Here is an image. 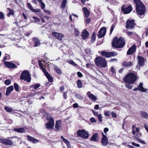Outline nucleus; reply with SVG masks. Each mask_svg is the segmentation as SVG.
<instances>
[{
    "label": "nucleus",
    "instance_id": "1",
    "mask_svg": "<svg viewBox=\"0 0 148 148\" xmlns=\"http://www.w3.org/2000/svg\"><path fill=\"white\" fill-rule=\"evenodd\" d=\"M136 5V10L138 15H143L146 11V8L140 0H133Z\"/></svg>",
    "mask_w": 148,
    "mask_h": 148
},
{
    "label": "nucleus",
    "instance_id": "2",
    "mask_svg": "<svg viewBox=\"0 0 148 148\" xmlns=\"http://www.w3.org/2000/svg\"><path fill=\"white\" fill-rule=\"evenodd\" d=\"M125 44L124 40L123 38H120L118 39L117 37H115L113 39L112 45L116 48H121Z\"/></svg>",
    "mask_w": 148,
    "mask_h": 148
},
{
    "label": "nucleus",
    "instance_id": "3",
    "mask_svg": "<svg viewBox=\"0 0 148 148\" xmlns=\"http://www.w3.org/2000/svg\"><path fill=\"white\" fill-rule=\"evenodd\" d=\"M137 79V77L135 74L130 73L125 76L123 80L125 83L133 84L136 81Z\"/></svg>",
    "mask_w": 148,
    "mask_h": 148
},
{
    "label": "nucleus",
    "instance_id": "4",
    "mask_svg": "<svg viewBox=\"0 0 148 148\" xmlns=\"http://www.w3.org/2000/svg\"><path fill=\"white\" fill-rule=\"evenodd\" d=\"M46 119L48 122L45 124V128L48 130H51L53 129L54 121L53 118L51 116L47 117Z\"/></svg>",
    "mask_w": 148,
    "mask_h": 148
},
{
    "label": "nucleus",
    "instance_id": "5",
    "mask_svg": "<svg viewBox=\"0 0 148 148\" xmlns=\"http://www.w3.org/2000/svg\"><path fill=\"white\" fill-rule=\"evenodd\" d=\"M20 79L23 80L27 82H29L31 81V75L29 74L28 70H25L23 71L21 74L20 77Z\"/></svg>",
    "mask_w": 148,
    "mask_h": 148
},
{
    "label": "nucleus",
    "instance_id": "6",
    "mask_svg": "<svg viewBox=\"0 0 148 148\" xmlns=\"http://www.w3.org/2000/svg\"><path fill=\"white\" fill-rule=\"evenodd\" d=\"M95 64L100 67H106V63L105 60L101 57H98L95 60Z\"/></svg>",
    "mask_w": 148,
    "mask_h": 148
},
{
    "label": "nucleus",
    "instance_id": "7",
    "mask_svg": "<svg viewBox=\"0 0 148 148\" xmlns=\"http://www.w3.org/2000/svg\"><path fill=\"white\" fill-rule=\"evenodd\" d=\"M77 134L79 136L86 139L88 138L89 136L88 133L84 130H79L77 132Z\"/></svg>",
    "mask_w": 148,
    "mask_h": 148
},
{
    "label": "nucleus",
    "instance_id": "8",
    "mask_svg": "<svg viewBox=\"0 0 148 148\" xmlns=\"http://www.w3.org/2000/svg\"><path fill=\"white\" fill-rule=\"evenodd\" d=\"M135 25L134 20H128L126 22V27L127 29H131L134 28Z\"/></svg>",
    "mask_w": 148,
    "mask_h": 148
},
{
    "label": "nucleus",
    "instance_id": "9",
    "mask_svg": "<svg viewBox=\"0 0 148 148\" xmlns=\"http://www.w3.org/2000/svg\"><path fill=\"white\" fill-rule=\"evenodd\" d=\"M133 91H136L137 90H140L141 92H148V89L145 88L143 87V84L140 83L138 87V88H135L133 89Z\"/></svg>",
    "mask_w": 148,
    "mask_h": 148
},
{
    "label": "nucleus",
    "instance_id": "10",
    "mask_svg": "<svg viewBox=\"0 0 148 148\" xmlns=\"http://www.w3.org/2000/svg\"><path fill=\"white\" fill-rule=\"evenodd\" d=\"M0 143L6 145H12L13 143V142L11 140L5 138L0 139Z\"/></svg>",
    "mask_w": 148,
    "mask_h": 148
},
{
    "label": "nucleus",
    "instance_id": "11",
    "mask_svg": "<svg viewBox=\"0 0 148 148\" xmlns=\"http://www.w3.org/2000/svg\"><path fill=\"white\" fill-rule=\"evenodd\" d=\"M136 45L135 44L133 45L128 49L127 55H130L136 52Z\"/></svg>",
    "mask_w": 148,
    "mask_h": 148
},
{
    "label": "nucleus",
    "instance_id": "12",
    "mask_svg": "<svg viewBox=\"0 0 148 148\" xmlns=\"http://www.w3.org/2000/svg\"><path fill=\"white\" fill-rule=\"evenodd\" d=\"M106 28L105 27L101 28L98 32V37L99 38H101L103 37L106 34Z\"/></svg>",
    "mask_w": 148,
    "mask_h": 148
},
{
    "label": "nucleus",
    "instance_id": "13",
    "mask_svg": "<svg viewBox=\"0 0 148 148\" xmlns=\"http://www.w3.org/2000/svg\"><path fill=\"white\" fill-rule=\"evenodd\" d=\"M4 64L5 66L8 68L15 69L17 67V66L15 64L10 62L5 61Z\"/></svg>",
    "mask_w": 148,
    "mask_h": 148
},
{
    "label": "nucleus",
    "instance_id": "14",
    "mask_svg": "<svg viewBox=\"0 0 148 148\" xmlns=\"http://www.w3.org/2000/svg\"><path fill=\"white\" fill-rule=\"evenodd\" d=\"M102 138L101 140V143L102 145L105 146L108 143V140L106 136L102 133Z\"/></svg>",
    "mask_w": 148,
    "mask_h": 148
},
{
    "label": "nucleus",
    "instance_id": "15",
    "mask_svg": "<svg viewBox=\"0 0 148 148\" xmlns=\"http://www.w3.org/2000/svg\"><path fill=\"white\" fill-rule=\"evenodd\" d=\"M101 54L102 56L107 58L113 56H116L117 55L116 53L113 52H107L105 51H102L101 52Z\"/></svg>",
    "mask_w": 148,
    "mask_h": 148
},
{
    "label": "nucleus",
    "instance_id": "16",
    "mask_svg": "<svg viewBox=\"0 0 148 148\" xmlns=\"http://www.w3.org/2000/svg\"><path fill=\"white\" fill-rule=\"evenodd\" d=\"M121 10L125 14H128L132 10V8L131 6H129L128 7L126 8L124 6L122 7Z\"/></svg>",
    "mask_w": 148,
    "mask_h": 148
},
{
    "label": "nucleus",
    "instance_id": "17",
    "mask_svg": "<svg viewBox=\"0 0 148 148\" xmlns=\"http://www.w3.org/2000/svg\"><path fill=\"white\" fill-rule=\"evenodd\" d=\"M26 5L27 8L33 12H37L41 11V10L40 9H35L33 8L32 5L29 3H27V4Z\"/></svg>",
    "mask_w": 148,
    "mask_h": 148
},
{
    "label": "nucleus",
    "instance_id": "18",
    "mask_svg": "<svg viewBox=\"0 0 148 148\" xmlns=\"http://www.w3.org/2000/svg\"><path fill=\"white\" fill-rule=\"evenodd\" d=\"M32 41L34 44V47L39 46L40 45V40L36 37H34L32 38Z\"/></svg>",
    "mask_w": 148,
    "mask_h": 148
},
{
    "label": "nucleus",
    "instance_id": "19",
    "mask_svg": "<svg viewBox=\"0 0 148 148\" xmlns=\"http://www.w3.org/2000/svg\"><path fill=\"white\" fill-rule=\"evenodd\" d=\"M87 95L89 98L92 101H95L97 99V97L91 94L90 92H87Z\"/></svg>",
    "mask_w": 148,
    "mask_h": 148
},
{
    "label": "nucleus",
    "instance_id": "20",
    "mask_svg": "<svg viewBox=\"0 0 148 148\" xmlns=\"http://www.w3.org/2000/svg\"><path fill=\"white\" fill-rule=\"evenodd\" d=\"M27 138L28 141L32 142L33 143H36L39 142L38 140L34 138L33 137L29 135L27 136Z\"/></svg>",
    "mask_w": 148,
    "mask_h": 148
},
{
    "label": "nucleus",
    "instance_id": "21",
    "mask_svg": "<svg viewBox=\"0 0 148 148\" xmlns=\"http://www.w3.org/2000/svg\"><path fill=\"white\" fill-rule=\"evenodd\" d=\"M137 58L138 60V64L140 66H142L144 64V58L140 56H138Z\"/></svg>",
    "mask_w": 148,
    "mask_h": 148
},
{
    "label": "nucleus",
    "instance_id": "22",
    "mask_svg": "<svg viewBox=\"0 0 148 148\" xmlns=\"http://www.w3.org/2000/svg\"><path fill=\"white\" fill-rule=\"evenodd\" d=\"M133 65V62L132 61H126L123 63V65L124 66L129 67L132 66Z\"/></svg>",
    "mask_w": 148,
    "mask_h": 148
},
{
    "label": "nucleus",
    "instance_id": "23",
    "mask_svg": "<svg viewBox=\"0 0 148 148\" xmlns=\"http://www.w3.org/2000/svg\"><path fill=\"white\" fill-rule=\"evenodd\" d=\"M99 137L97 133H95L90 138V140L94 141H97L98 140Z\"/></svg>",
    "mask_w": 148,
    "mask_h": 148
},
{
    "label": "nucleus",
    "instance_id": "24",
    "mask_svg": "<svg viewBox=\"0 0 148 148\" xmlns=\"http://www.w3.org/2000/svg\"><path fill=\"white\" fill-rule=\"evenodd\" d=\"M14 90V88L13 86H11L8 87L7 89L6 92V95L8 96L10 95L11 92Z\"/></svg>",
    "mask_w": 148,
    "mask_h": 148
},
{
    "label": "nucleus",
    "instance_id": "25",
    "mask_svg": "<svg viewBox=\"0 0 148 148\" xmlns=\"http://www.w3.org/2000/svg\"><path fill=\"white\" fill-rule=\"evenodd\" d=\"M14 131L15 132L20 133H23L25 132V130L23 128H15L14 129Z\"/></svg>",
    "mask_w": 148,
    "mask_h": 148
},
{
    "label": "nucleus",
    "instance_id": "26",
    "mask_svg": "<svg viewBox=\"0 0 148 148\" xmlns=\"http://www.w3.org/2000/svg\"><path fill=\"white\" fill-rule=\"evenodd\" d=\"M61 121L60 120L56 121V131L61 129Z\"/></svg>",
    "mask_w": 148,
    "mask_h": 148
},
{
    "label": "nucleus",
    "instance_id": "27",
    "mask_svg": "<svg viewBox=\"0 0 148 148\" xmlns=\"http://www.w3.org/2000/svg\"><path fill=\"white\" fill-rule=\"evenodd\" d=\"M88 35V32L86 30L84 29L82 33V36L83 39H85L87 37Z\"/></svg>",
    "mask_w": 148,
    "mask_h": 148
},
{
    "label": "nucleus",
    "instance_id": "28",
    "mask_svg": "<svg viewBox=\"0 0 148 148\" xmlns=\"http://www.w3.org/2000/svg\"><path fill=\"white\" fill-rule=\"evenodd\" d=\"M7 10L9 11V12L7 14V16L9 17L11 15L13 16L14 14V11L12 9L8 8H7Z\"/></svg>",
    "mask_w": 148,
    "mask_h": 148
},
{
    "label": "nucleus",
    "instance_id": "29",
    "mask_svg": "<svg viewBox=\"0 0 148 148\" xmlns=\"http://www.w3.org/2000/svg\"><path fill=\"white\" fill-rule=\"evenodd\" d=\"M83 9L85 16L86 18H87L90 14V12L86 8H84Z\"/></svg>",
    "mask_w": 148,
    "mask_h": 148
},
{
    "label": "nucleus",
    "instance_id": "30",
    "mask_svg": "<svg viewBox=\"0 0 148 148\" xmlns=\"http://www.w3.org/2000/svg\"><path fill=\"white\" fill-rule=\"evenodd\" d=\"M138 136H140V134H137L135 135V138H136V139L138 141H139L140 143H141L142 144H145V142L144 141L140 139V138H139V137H138Z\"/></svg>",
    "mask_w": 148,
    "mask_h": 148
},
{
    "label": "nucleus",
    "instance_id": "31",
    "mask_svg": "<svg viewBox=\"0 0 148 148\" xmlns=\"http://www.w3.org/2000/svg\"><path fill=\"white\" fill-rule=\"evenodd\" d=\"M63 36V35L62 34L56 32V38L60 40H62Z\"/></svg>",
    "mask_w": 148,
    "mask_h": 148
},
{
    "label": "nucleus",
    "instance_id": "32",
    "mask_svg": "<svg viewBox=\"0 0 148 148\" xmlns=\"http://www.w3.org/2000/svg\"><path fill=\"white\" fill-rule=\"evenodd\" d=\"M140 114L141 116L144 118H146L148 117L147 114L145 112L141 111L140 112Z\"/></svg>",
    "mask_w": 148,
    "mask_h": 148
},
{
    "label": "nucleus",
    "instance_id": "33",
    "mask_svg": "<svg viewBox=\"0 0 148 148\" xmlns=\"http://www.w3.org/2000/svg\"><path fill=\"white\" fill-rule=\"evenodd\" d=\"M30 86L31 88H33L34 89L36 90L40 86V84L38 83L34 84L32 85H31Z\"/></svg>",
    "mask_w": 148,
    "mask_h": 148
},
{
    "label": "nucleus",
    "instance_id": "34",
    "mask_svg": "<svg viewBox=\"0 0 148 148\" xmlns=\"http://www.w3.org/2000/svg\"><path fill=\"white\" fill-rule=\"evenodd\" d=\"M66 3V0H63L60 7L62 9H64Z\"/></svg>",
    "mask_w": 148,
    "mask_h": 148
},
{
    "label": "nucleus",
    "instance_id": "35",
    "mask_svg": "<svg viewBox=\"0 0 148 148\" xmlns=\"http://www.w3.org/2000/svg\"><path fill=\"white\" fill-rule=\"evenodd\" d=\"M5 110L8 112H11L12 110L13 109L11 107L6 106L4 108Z\"/></svg>",
    "mask_w": 148,
    "mask_h": 148
},
{
    "label": "nucleus",
    "instance_id": "36",
    "mask_svg": "<svg viewBox=\"0 0 148 148\" xmlns=\"http://www.w3.org/2000/svg\"><path fill=\"white\" fill-rule=\"evenodd\" d=\"M47 78L48 81L50 82H51L53 81V79L52 77L49 74L47 76H46Z\"/></svg>",
    "mask_w": 148,
    "mask_h": 148
},
{
    "label": "nucleus",
    "instance_id": "37",
    "mask_svg": "<svg viewBox=\"0 0 148 148\" xmlns=\"http://www.w3.org/2000/svg\"><path fill=\"white\" fill-rule=\"evenodd\" d=\"M14 87L15 90L18 92L19 90L18 85L17 83H15L14 84Z\"/></svg>",
    "mask_w": 148,
    "mask_h": 148
},
{
    "label": "nucleus",
    "instance_id": "38",
    "mask_svg": "<svg viewBox=\"0 0 148 148\" xmlns=\"http://www.w3.org/2000/svg\"><path fill=\"white\" fill-rule=\"evenodd\" d=\"M77 84L78 88H81L82 87V84L81 81L79 80L77 82Z\"/></svg>",
    "mask_w": 148,
    "mask_h": 148
},
{
    "label": "nucleus",
    "instance_id": "39",
    "mask_svg": "<svg viewBox=\"0 0 148 148\" xmlns=\"http://www.w3.org/2000/svg\"><path fill=\"white\" fill-rule=\"evenodd\" d=\"M63 141L66 144L69 148H71V147H70L69 142L66 139H64Z\"/></svg>",
    "mask_w": 148,
    "mask_h": 148
},
{
    "label": "nucleus",
    "instance_id": "40",
    "mask_svg": "<svg viewBox=\"0 0 148 148\" xmlns=\"http://www.w3.org/2000/svg\"><path fill=\"white\" fill-rule=\"evenodd\" d=\"M125 86H126L128 88H130V89H132V85H131L130 84H130L129 83H125Z\"/></svg>",
    "mask_w": 148,
    "mask_h": 148
},
{
    "label": "nucleus",
    "instance_id": "41",
    "mask_svg": "<svg viewBox=\"0 0 148 148\" xmlns=\"http://www.w3.org/2000/svg\"><path fill=\"white\" fill-rule=\"evenodd\" d=\"M42 60H38V64L40 67L41 68V69H42L44 68L43 65L42 64V63L41 62L42 61Z\"/></svg>",
    "mask_w": 148,
    "mask_h": 148
},
{
    "label": "nucleus",
    "instance_id": "42",
    "mask_svg": "<svg viewBox=\"0 0 148 148\" xmlns=\"http://www.w3.org/2000/svg\"><path fill=\"white\" fill-rule=\"evenodd\" d=\"M110 71L112 72V74L115 75V71L113 67H112L110 69Z\"/></svg>",
    "mask_w": 148,
    "mask_h": 148
},
{
    "label": "nucleus",
    "instance_id": "43",
    "mask_svg": "<svg viewBox=\"0 0 148 148\" xmlns=\"http://www.w3.org/2000/svg\"><path fill=\"white\" fill-rule=\"evenodd\" d=\"M4 83L6 85H9L11 83V80L10 79H7L5 81Z\"/></svg>",
    "mask_w": 148,
    "mask_h": 148
},
{
    "label": "nucleus",
    "instance_id": "44",
    "mask_svg": "<svg viewBox=\"0 0 148 148\" xmlns=\"http://www.w3.org/2000/svg\"><path fill=\"white\" fill-rule=\"evenodd\" d=\"M42 0H32V2L34 3L36 5H37V2L39 3L41 2Z\"/></svg>",
    "mask_w": 148,
    "mask_h": 148
},
{
    "label": "nucleus",
    "instance_id": "45",
    "mask_svg": "<svg viewBox=\"0 0 148 148\" xmlns=\"http://www.w3.org/2000/svg\"><path fill=\"white\" fill-rule=\"evenodd\" d=\"M40 4V7H41V8L42 9H43L44 8H45V4L44 3H43V2H42V1H41V3L40 2H39V3Z\"/></svg>",
    "mask_w": 148,
    "mask_h": 148
},
{
    "label": "nucleus",
    "instance_id": "46",
    "mask_svg": "<svg viewBox=\"0 0 148 148\" xmlns=\"http://www.w3.org/2000/svg\"><path fill=\"white\" fill-rule=\"evenodd\" d=\"M43 72L44 73L46 76H47V75L49 74L48 72L47 71V70L43 68L42 69Z\"/></svg>",
    "mask_w": 148,
    "mask_h": 148
},
{
    "label": "nucleus",
    "instance_id": "47",
    "mask_svg": "<svg viewBox=\"0 0 148 148\" xmlns=\"http://www.w3.org/2000/svg\"><path fill=\"white\" fill-rule=\"evenodd\" d=\"M5 18L3 13L0 12V19H3Z\"/></svg>",
    "mask_w": 148,
    "mask_h": 148
},
{
    "label": "nucleus",
    "instance_id": "48",
    "mask_svg": "<svg viewBox=\"0 0 148 148\" xmlns=\"http://www.w3.org/2000/svg\"><path fill=\"white\" fill-rule=\"evenodd\" d=\"M95 39V34L93 33L91 37V41H92L91 43L94 42Z\"/></svg>",
    "mask_w": 148,
    "mask_h": 148
},
{
    "label": "nucleus",
    "instance_id": "49",
    "mask_svg": "<svg viewBox=\"0 0 148 148\" xmlns=\"http://www.w3.org/2000/svg\"><path fill=\"white\" fill-rule=\"evenodd\" d=\"M56 72L59 74H61L62 72L61 70L59 68H56Z\"/></svg>",
    "mask_w": 148,
    "mask_h": 148
},
{
    "label": "nucleus",
    "instance_id": "50",
    "mask_svg": "<svg viewBox=\"0 0 148 148\" xmlns=\"http://www.w3.org/2000/svg\"><path fill=\"white\" fill-rule=\"evenodd\" d=\"M33 18L36 22H39L40 21V19L36 16H33Z\"/></svg>",
    "mask_w": 148,
    "mask_h": 148
},
{
    "label": "nucleus",
    "instance_id": "51",
    "mask_svg": "<svg viewBox=\"0 0 148 148\" xmlns=\"http://www.w3.org/2000/svg\"><path fill=\"white\" fill-rule=\"evenodd\" d=\"M85 51L86 53L89 55H90L92 54V53H91L89 49H86Z\"/></svg>",
    "mask_w": 148,
    "mask_h": 148
},
{
    "label": "nucleus",
    "instance_id": "52",
    "mask_svg": "<svg viewBox=\"0 0 148 148\" xmlns=\"http://www.w3.org/2000/svg\"><path fill=\"white\" fill-rule=\"evenodd\" d=\"M98 118L99 119V121L101 122L102 121V117L101 114L98 115L97 116Z\"/></svg>",
    "mask_w": 148,
    "mask_h": 148
},
{
    "label": "nucleus",
    "instance_id": "53",
    "mask_svg": "<svg viewBox=\"0 0 148 148\" xmlns=\"http://www.w3.org/2000/svg\"><path fill=\"white\" fill-rule=\"evenodd\" d=\"M90 120L92 123H96V121L94 117H92L90 118Z\"/></svg>",
    "mask_w": 148,
    "mask_h": 148
},
{
    "label": "nucleus",
    "instance_id": "54",
    "mask_svg": "<svg viewBox=\"0 0 148 148\" xmlns=\"http://www.w3.org/2000/svg\"><path fill=\"white\" fill-rule=\"evenodd\" d=\"M69 63L73 66H76L77 65V64L73 61H69Z\"/></svg>",
    "mask_w": 148,
    "mask_h": 148
},
{
    "label": "nucleus",
    "instance_id": "55",
    "mask_svg": "<svg viewBox=\"0 0 148 148\" xmlns=\"http://www.w3.org/2000/svg\"><path fill=\"white\" fill-rule=\"evenodd\" d=\"M132 144L134 146L136 147H139L140 145L139 144H136L134 142H132Z\"/></svg>",
    "mask_w": 148,
    "mask_h": 148
},
{
    "label": "nucleus",
    "instance_id": "56",
    "mask_svg": "<svg viewBox=\"0 0 148 148\" xmlns=\"http://www.w3.org/2000/svg\"><path fill=\"white\" fill-rule=\"evenodd\" d=\"M75 34L76 36H77L79 34V32L76 29H75Z\"/></svg>",
    "mask_w": 148,
    "mask_h": 148
},
{
    "label": "nucleus",
    "instance_id": "57",
    "mask_svg": "<svg viewBox=\"0 0 148 148\" xmlns=\"http://www.w3.org/2000/svg\"><path fill=\"white\" fill-rule=\"evenodd\" d=\"M126 34L128 36H130L133 34V32H126Z\"/></svg>",
    "mask_w": 148,
    "mask_h": 148
},
{
    "label": "nucleus",
    "instance_id": "58",
    "mask_svg": "<svg viewBox=\"0 0 148 148\" xmlns=\"http://www.w3.org/2000/svg\"><path fill=\"white\" fill-rule=\"evenodd\" d=\"M111 115L114 118H116L117 116L116 114L114 112H112Z\"/></svg>",
    "mask_w": 148,
    "mask_h": 148
},
{
    "label": "nucleus",
    "instance_id": "59",
    "mask_svg": "<svg viewBox=\"0 0 148 148\" xmlns=\"http://www.w3.org/2000/svg\"><path fill=\"white\" fill-rule=\"evenodd\" d=\"M44 11L47 14L49 15L51 14V12L48 10H44Z\"/></svg>",
    "mask_w": 148,
    "mask_h": 148
},
{
    "label": "nucleus",
    "instance_id": "60",
    "mask_svg": "<svg viewBox=\"0 0 148 148\" xmlns=\"http://www.w3.org/2000/svg\"><path fill=\"white\" fill-rule=\"evenodd\" d=\"M73 107L75 108H77L79 107V106L77 103H75L73 104Z\"/></svg>",
    "mask_w": 148,
    "mask_h": 148
},
{
    "label": "nucleus",
    "instance_id": "61",
    "mask_svg": "<svg viewBox=\"0 0 148 148\" xmlns=\"http://www.w3.org/2000/svg\"><path fill=\"white\" fill-rule=\"evenodd\" d=\"M77 74L78 76L79 77H81L82 76V73L79 72H78L77 73Z\"/></svg>",
    "mask_w": 148,
    "mask_h": 148
},
{
    "label": "nucleus",
    "instance_id": "62",
    "mask_svg": "<svg viewBox=\"0 0 148 148\" xmlns=\"http://www.w3.org/2000/svg\"><path fill=\"white\" fill-rule=\"evenodd\" d=\"M90 18H88L86 19V23H88L90 22Z\"/></svg>",
    "mask_w": 148,
    "mask_h": 148
},
{
    "label": "nucleus",
    "instance_id": "63",
    "mask_svg": "<svg viewBox=\"0 0 148 148\" xmlns=\"http://www.w3.org/2000/svg\"><path fill=\"white\" fill-rule=\"evenodd\" d=\"M99 108V105H96L94 106V109L96 110L98 109Z\"/></svg>",
    "mask_w": 148,
    "mask_h": 148
},
{
    "label": "nucleus",
    "instance_id": "64",
    "mask_svg": "<svg viewBox=\"0 0 148 148\" xmlns=\"http://www.w3.org/2000/svg\"><path fill=\"white\" fill-rule=\"evenodd\" d=\"M144 126L145 128L148 133V127L147 125L146 124H145Z\"/></svg>",
    "mask_w": 148,
    "mask_h": 148
}]
</instances>
